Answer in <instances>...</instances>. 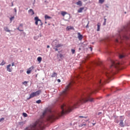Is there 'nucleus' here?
<instances>
[{
	"mask_svg": "<svg viewBox=\"0 0 130 130\" xmlns=\"http://www.w3.org/2000/svg\"><path fill=\"white\" fill-rule=\"evenodd\" d=\"M36 103H37L38 104H40V103H41V100H39L37 101Z\"/></svg>",
	"mask_w": 130,
	"mask_h": 130,
	"instance_id": "nucleus-32",
	"label": "nucleus"
},
{
	"mask_svg": "<svg viewBox=\"0 0 130 130\" xmlns=\"http://www.w3.org/2000/svg\"><path fill=\"white\" fill-rule=\"evenodd\" d=\"M45 24H47V22L46 21V22H45Z\"/></svg>",
	"mask_w": 130,
	"mask_h": 130,
	"instance_id": "nucleus-55",
	"label": "nucleus"
},
{
	"mask_svg": "<svg viewBox=\"0 0 130 130\" xmlns=\"http://www.w3.org/2000/svg\"><path fill=\"white\" fill-rule=\"evenodd\" d=\"M46 111H44L43 113L42 116L41 118L37 121L35 123L31 124L30 126L28 127L25 130H41L44 128V119L43 117L46 114Z\"/></svg>",
	"mask_w": 130,
	"mask_h": 130,
	"instance_id": "nucleus-2",
	"label": "nucleus"
},
{
	"mask_svg": "<svg viewBox=\"0 0 130 130\" xmlns=\"http://www.w3.org/2000/svg\"><path fill=\"white\" fill-rule=\"evenodd\" d=\"M35 96L36 95H35V93L34 92L31 93V94H30L29 97L28 98V100H29V99H31V98L35 97Z\"/></svg>",
	"mask_w": 130,
	"mask_h": 130,
	"instance_id": "nucleus-14",
	"label": "nucleus"
},
{
	"mask_svg": "<svg viewBox=\"0 0 130 130\" xmlns=\"http://www.w3.org/2000/svg\"><path fill=\"white\" fill-rule=\"evenodd\" d=\"M85 9V7H81L78 10V13H82L83 10Z\"/></svg>",
	"mask_w": 130,
	"mask_h": 130,
	"instance_id": "nucleus-15",
	"label": "nucleus"
},
{
	"mask_svg": "<svg viewBox=\"0 0 130 130\" xmlns=\"http://www.w3.org/2000/svg\"><path fill=\"white\" fill-rule=\"evenodd\" d=\"M95 124H96V123H92V125L94 126V125H95Z\"/></svg>",
	"mask_w": 130,
	"mask_h": 130,
	"instance_id": "nucleus-48",
	"label": "nucleus"
},
{
	"mask_svg": "<svg viewBox=\"0 0 130 130\" xmlns=\"http://www.w3.org/2000/svg\"><path fill=\"white\" fill-rule=\"evenodd\" d=\"M28 13L30 14V15H31V16H33V15L35 14L34 11H33L32 9H29Z\"/></svg>",
	"mask_w": 130,
	"mask_h": 130,
	"instance_id": "nucleus-16",
	"label": "nucleus"
},
{
	"mask_svg": "<svg viewBox=\"0 0 130 130\" xmlns=\"http://www.w3.org/2000/svg\"><path fill=\"white\" fill-rule=\"evenodd\" d=\"M86 27H88V24H87V25L86 26Z\"/></svg>",
	"mask_w": 130,
	"mask_h": 130,
	"instance_id": "nucleus-59",
	"label": "nucleus"
},
{
	"mask_svg": "<svg viewBox=\"0 0 130 130\" xmlns=\"http://www.w3.org/2000/svg\"><path fill=\"white\" fill-rule=\"evenodd\" d=\"M116 123H118L119 122V120H116Z\"/></svg>",
	"mask_w": 130,
	"mask_h": 130,
	"instance_id": "nucleus-45",
	"label": "nucleus"
},
{
	"mask_svg": "<svg viewBox=\"0 0 130 130\" xmlns=\"http://www.w3.org/2000/svg\"><path fill=\"white\" fill-rule=\"evenodd\" d=\"M104 21H105V22H106V18L104 19Z\"/></svg>",
	"mask_w": 130,
	"mask_h": 130,
	"instance_id": "nucleus-52",
	"label": "nucleus"
},
{
	"mask_svg": "<svg viewBox=\"0 0 130 130\" xmlns=\"http://www.w3.org/2000/svg\"><path fill=\"white\" fill-rule=\"evenodd\" d=\"M102 80H101V79H99L98 82V85L99 86H100L101 85H102V84L101 83Z\"/></svg>",
	"mask_w": 130,
	"mask_h": 130,
	"instance_id": "nucleus-26",
	"label": "nucleus"
},
{
	"mask_svg": "<svg viewBox=\"0 0 130 130\" xmlns=\"http://www.w3.org/2000/svg\"><path fill=\"white\" fill-rule=\"evenodd\" d=\"M73 27H72V26H68L67 27V28H66V30H67V31H70V30H72V29H73Z\"/></svg>",
	"mask_w": 130,
	"mask_h": 130,
	"instance_id": "nucleus-24",
	"label": "nucleus"
},
{
	"mask_svg": "<svg viewBox=\"0 0 130 130\" xmlns=\"http://www.w3.org/2000/svg\"><path fill=\"white\" fill-rule=\"evenodd\" d=\"M103 25L104 26H105V25H106V21H104V23H103Z\"/></svg>",
	"mask_w": 130,
	"mask_h": 130,
	"instance_id": "nucleus-42",
	"label": "nucleus"
},
{
	"mask_svg": "<svg viewBox=\"0 0 130 130\" xmlns=\"http://www.w3.org/2000/svg\"><path fill=\"white\" fill-rule=\"evenodd\" d=\"M45 20H48V19H51V17L47 15H46L45 16Z\"/></svg>",
	"mask_w": 130,
	"mask_h": 130,
	"instance_id": "nucleus-21",
	"label": "nucleus"
},
{
	"mask_svg": "<svg viewBox=\"0 0 130 130\" xmlns=\"http://www.w3.org/2000/svg\"><path fill=\"white\" fill-rule=\"evenodd\" d=\"M73 84H74V81L70 82L66 87L65 89L61 93L58 99V101H62L63 99L68 96V93L69 92L70 89H71V87H72Z\"/></svg>",
	"mask_w": 130,
	"mask_h": 130,
	"instance_id": "nucleus-4",
	"label": "nucleus"
},
{
	"mask_svg": "<svg viewBox=\"0 0 130 130\" xmlns=\"http://www.w3.org/2000/svg\"><path fill=\"white\" fill-rule=\"evenodd\" d=\"M11 64H9L6 67L7 72H9V73H11L12 72V69H11Z\"/></svg>",
	"mask_w": 130,
	"mask_h": 130,
	"instance_id": "nucleus-10",
	"label": "nucleus"
},
{
	"mask_svg": "<svg viewBox=\"0 0 130 130\" xmlns=\"http://www.w3.org/2000/svg\"><path fill=\"white\" fill-rule=\"evenodd\" d=\"M71 52L72 54H75V53L76 52V50L75 49H71Z\"/></svg>",
	"mask_w": 130,
	"mask_h": 130,
	"instance_id": "nucleus-29",
	"label": "nucleus"
},
{
	"mask_svg": "<svg viewBox=\"0 0 130 130\" xmlns=\"http://www.w3.org/2000/svg\"><path fill=\"white\" fill-rule=\"evenodd\" d=\"M68 14V12H66V11H61V15L63 16L64 17V16H66V15Z\"/></svg>",
	"mask_w": 130,
	"mask_h": 130,
	"instance_id": "nucleus-18",
	"label": "nucleus"
},
{
	"mask_svg": "<svg viewBox=\"0 0 130 130\" xmlns=\"http://www.w3.org/2000/svg\"><path fill=\"white\" fill-rule=\"evenodd\" d=\"M122 31H127V29H126V27H124Z\"/></svg>",
	"mask_w": 130,
	"mask_h": 130,
	"instance_id": "nucleus-35",
	"label": "nucleus"
},
{
	"mask_svg": "<svg viewBox=\"0 0 130 130\" xmlns=\"http://www.w3.org/2000/svg\"><path fill=\"white\" fill-rule=\"evenodd\" d=\"M76 5H77V6H79V7H82V1H79L76 3Z\"/></svg>",
	"mask_w": 130,
	"mask_h": 130,
	"instance_id": "nucleus-17",
	"label": "nucleus"
},
{
	"mask_svg": "<svg viewBox=\"0 0 130 130\" xmlns=\"http://www.w3.org/2000/svg\"><path fill=\"white\" fill-rule=\"evenodd\" d=\"M15 18V17L13 16L12 17L10 18V21L11 22H12V21H13V19Z\"/></svg>",
	"mask_w": 130,
	"mask_h": 130,
	"instance_id": "nucleus-36",
	"label": "nucleus"
},
{
	"mask_svg": "<svg viewBox=\"0 0 130 130\" xmlns=\"http://www.w3.org/2000/svg\"><path fill=\"white\" fill-rule=\"evenodd\" d=\"M22 115L24 116V117H27L28 116V115L26 113H23Z\"/></svg>",
	"mask_w": 130,
	"mask_h": 130,
	"instance_id": "nucleus-28",
	"label": "nucleus"
},
{
	"mask_svg": "<svg viewBox=\"0 0 130 130\" xmlns=\"http://www.w3.org/2000/svg\"><path fill=\"white\" fill-rule=\"evenodd\" d=\"M90 92H91V93H94L95 92V91L93 90H90Z\"/></svg>",
	"mask_w": 130,
	"mask_h": 130,
	"instance_id": "nucleus-39",
	"label": "nucleus"
},
{
	"mask_svg": "<svg viewBox=\"0 0 130 130\" xmlns=\"http://www.w3.org/2000/svg\"><path fill=\"white\" fill-rule=\"evenodd\" d=\"M89 48H90V49L91 51H92V47H89Z\"/></svg>",
	"mask_w": 130,
	"mask_h": 130,
	"instance_id": "nucleus-47",
	"label": "nucleus"
},
{
	"mask_svg": "<svg viewBox=\"0 0 130 130\" xmlns=\"http://www.w3.org/2000/svg\"><path fill=\"white\" fill-rule=\"evenodd\" d=\"M116 42H118V40L116 39Z\"/></svg>",
	"mask_w": 130,
	"mask_h": 130,
	"instance_id": "nucleus-51",
	"label": "nucleus"
},
{
	"mask_svg": "<svg viewBox=\"0 0 130 130\" xmlns=\"http://www.w3.org/2000/svg\"><path fill=\"white\" fill-rule=\"evenodd\" d=\"M14 6V3L12 2V7H13Z\"/></svg>",
	"mask_w": 130,
	"mask_h": 130,
	"instance_id": "nucleus-50",
	"label": "nucleus"
},
{
	"mask_svg": "<svg viewBox=\"0 0 130 130\" xmlns=\"http://www.w3.org/2000/svg\"><path fill=\"white\" fill-rule=\"evenodd\" d=\"M35 24L37 26H38V22H39V24L40 26H42L43 25V23H42V21L41 20L39 19V18L38 17H35Z\"/></svg>",
	"mask_w": 130,
	"mask_h": 130,
	"instance_id": "nucleus-6",
	"label": "nucleus"
},
{
	"mask_svg": "<svg viewBox=\"0 0 130 130\" xmlns=\"http://www.w3.org/2000/svg\"><path fill=\"white\" fill-rule=\"evenodd\" d=\"M88 101H89L90 102H94V99L90 97V94H88L85 98L79 99L74 104L73 107L69 105L63 104L61 106V109L62 110L61 115H63V114H67V113L71 112L73 109L78 108L81 104L86 103V102H88Z\"/></svg>",
	"mask_w": 130,
	"mask_h": 130,
	"instance_id": "nucleus-1",
	"label": "nucleus"
},
{
	"mask_svg": "<svg viewBox=\"0 0 130 130\" xmlns=\"http://www.w3.org/2000/svg\"><path fill=\"white\" fill-rule=\"evenodd\" d=\"M49 47H50V46H49V45H48V46H47V48H49Z\"/></svg>",
	"mask_w": 130,
	"mask_h": 130,
	"instance_id": "nucleus-49",
	"label": "nucleus"
},
{
	"mask_svg": "<svg viewBox=\"0 0 130 130\" xmlns=\"http://www.w3.org/2000/svg\"><path fill=\"white\" fill-rule=\"evenodd\" d=\"M4 64H6V62H5L4 60H3L1 63H0V66H4Z\"/></svg>",
	"mask_w": 130,
	"mask_h": 130,
	"instance_id": "nucleus-27",
	"label": "nucleus"
},
{
	"mask_svg": "<svg viewBox=\"0 0 130 130\" xmlns=\"http://www.w3.org/2000/svg\"><path fill=\"white\" fill-rule=\"evenodd\" d=\"M112 65L111 66V68L110 69H105V73L106 74V76L107 77L108 79H110V78L112 77V67L115 68V69H118L119 67H120V63L119 62L116 61H114L113 60L111 61Z\"/></svg>",
	"mask_w": 130,
	"mask_h": 130,
	"instance_id": "nucleus-3",
	"label": "nucleus"
},
{
	"mask_svg": "<svg viewBox=\"0 0 130 130\" xmlns=\"http://www.w3.org/2000/svg\"><path fill=\"white\" fill-rule=\"evenodd\" d=\"M41 90H39L36 92H34L35 94L36 95V96H38L39 95H40V94H41Z\"/></svg>",
	"mask_w": 130,
	"mask_h": 130,
	"instance_id": "nucleus-12",
	"label": "nucleus"
},
{
	"mask_svg": "<svg viewBox=\"0 0 130 130\" xmlns=\"http://www.w3.org/2000/svg\"><path fill=\"white\" fill-rule=\"evenodd\" d=\"M105 0H99V3L100 4H103Z\"/></svg>",
	"mask_w": 130,
	"mask_h": 130,
	"instance_id": "nucleus-33",
	"label": "nucleus"
},
{
	"mask_svg": "<svg viewBox=\"0 0 130 130\" xmlns=\"http://www.w3.org/2000/svg\"><path fill=\"white\" fill-rule=\"evenodd\" d=\"M79 117L80 118H87V117H84L83 116H80Z\"/></svg>",
	"mask_w": 130,
	"mask_h": 130,
	"instance_id": "nucleus-37",
	"label": "nucleus"
},
{
	"mask_svg": "<svg viewBox=\"0 0 130 130\" xmlns=\"http://www.w3.org/2000/svg\"><path fill=\"white\" fill-rule=\"evenodd\" d=\"M15 12H17V10H15Z\"/></svg>",
	"mask_w": 130,
	"mask_h": 130,
	"instance_id": "nucleus-58",
	"label": "nucleus"
},
{
	"mask_svg": "<svg viewBox=\"0 0 130 130\" xmlns=\"http://www.w3.org/2000/svg\"><path fill=\"white\" fill-rule=\"evenodd\" d=\"M3 120H5V118H2L0 119V122H2V121H3Z\"/></svg>",
	"mask_w": 130,
	"mask_h": 130,
	"instance_id": "nucleus-38",
	"label": "nucleus"
},
{
	"mask_svg": "<svg viewBox=\"0 0 130 130\" xmlns=\"http://www.w3.org/2000/svg\"><path fill=\"white\" fill-rule=\"evenodd\" d=\"M34 70V67L31 66L29 69H27V71H26V73L27 74H31V72H32V70Z\"/></svg>",
	"mask_w": 130,
	"mask_h": 130,
	"instance_id": "nucleus-8",
	"label": "nucleus"
},
{
	"mask_svg": "<svg viewBox=\"0 0 130 130\" xmlns=\"http://www.w3.org/2000/svg\"><path fill=\"white\" fill-rule=\"evenodd\" d=\"M78 38L79 40L81 41L82 39H83V35H81V33L78 32Z\"/></svg>",
	"mask_w": 130,
	"mask_h": 130,
	"instance_id": "nucleus-11",
	"label": "nucleus"
},
{
	"mask_svg": "<svg viewBox=\"0 0 130 130\" xmlns=\"http://www.w3.org/2000/svg\"><path fill=\"white\" fill-rule=\"evenodd\" d=\"M14 66H15V63L14 62H12V67H14Z\"/></svg>",
	"mask_w": 130,
	"mask_h": 130,
	"instance_id": "nucleus-41",
	"label": "nucleus"
},
{
	"mask_svg": "<svg viewBox=\"0 0 130 130\" xmlns=\"http://www.w3.org/2000/svg\"><path fill=\"white\" fill-rule=\"evenodd\" d=\"M23 85H24V86H27V84H28V82L24 81L22 83Z\"/></svg>",
	"mask_w": 130,
	"mask_h": 130,
	"instance_id": "nucleus-30",
	"label": "nucleus"
},
{
	"mask_svg": "<svg viewBox=\"0 0 130 130\" xmlns=\"http://www.w3.org/2000/svg\"><path fill=\"white\" fill-rule=\"evenodd\" d=\"M54 49H55V51H57L58 50V49L57 48H54Z\"/></svg>",
	"mask_w": 130,
	"mask_h": 130,
	"instance_id": "nucleus-43",
	"label": "nucleus"
},
{
	"mask_svg": "<svg viewBox=\"0 0 130 130\" xmlns=\"http://www.w3.org/2000/svg\"><path fill=\"white\" fill-rule=\"evenodd\" d=\"M28 50H30V48H28Z\"/></svg>",
	"mask_w": 130,
	"mask_h": 130,
	"instance_id": "nucleus-56",
	"label": "nucleus"
},
{
	"mask_svg": "<svg viewBox=\"0 0 130 130\" xmlns=\"http://www.w3.org/2000/svg\"><path fill=\"white\" fill-rule=\"evenodd\" d=\"M123 120H124V118H122V116H120L119 125L121 127H124V124L123 123Z\"/></svg>",
	"mask_w": 130,
	"mask_h": 130,
	"instance_id": "nucleus-7",
	"label": "nucleus"
},
{
	"mask_svg": "<svg viewBox=\"0 0 130 130\" xmlns=\"http://www.w3.org/2000/svg\"><path fill=\"white\" fill-rule=\"evenodd\" d=\"M37 60L38 61L40 62H41V61L42 60V57H38L37 58Z\"/></svg>",
	"mask_w": 130,
	"mask_h": 130,
	"instance_id": "nucleus-25",
	"label": "nucleus"
},
{
	"mask_svg": "<svg viewBox=\"0 0 130 130\" xmlns=\"http://www.w3.org/2000/svg\"><path fill=\"white\" fill-rule=\"evenodd\" d=\"M59 56L60 58H63L64 57L63 55H62V54H59Z\"/></svg>",
	"mask_w": 130,
	"mask_h": 130,
	"instance_id": "nucleus-31",
	"label": "nucleus"
},
{
	"mask_svg": "<svg viewBox=\"0 0 130 130\" xmlns=\"http://www.w3.org/2000/svg\"><path fill=\"white\" fill-rule=\"evenodd\" d=\"M85 121H86V122H87V121H89V119H85Z\"/></svg>",
	"mask_w": 130,
	"mask_h": 130,
	"instance_id": "nucleus-46",
	"label": "nucleus"
},
{
	"mask_svg": "<svg viewBox=\"0 0 130 130\" xmlns=\"http://www.w3.org/2000/svg\"><path fill=\"white\" fill-rule=\"evenodd\" d=\"M57 82H58V83H60V79H57Z\"/></svg>",
	"mask_w": 130,
	"mask_h": 130,
	"instance_id": "nucleus-44",
	"label": "nucleus"
},
{
	"mask_svg": "<svg viewBox=\"0 0 130 130\" xmlns=\"http://www.w3.org/2000/svg\"><path fill=\"white\" fill-rule=\"evenodd\" d=\"M58 115H59V114L56 112H50L47 118V120H54V119L57 118Z\"/></svg>",
	"mask_w": 130,
	"mask_h": 130,
	"instance_id": "nucleus-5",
	"label": "nucleus"
},
{
	"mask_svg": "<svg viewBox=\"0 0 130 130\" xmlns=\"http://www.w3.org/2000/svg\"><path fill=\"white\" fill-rule=\"evenodd\" d=\"M79 50H81V48H79Z\"/></svg>",
	"mask_w": 130,
	"mask_h": 130,
	"instance_id": "nucleus-57",
	"label": "nucleus"
},
{
	"mask_svg": "<svg viewBox=\"0 0 130 130\" xmlns=\"http://www.w3.org/2000/svg\"><path fill=\"white\" fill-rule=\"evenodd\" d=\"M57 76V74L56 73L53 72L52 75H51L52 78H54Z\"/></svg>",
	"mask_w": 130,
	"mask_h": 130,
	"instance_id": "nucleus-22",
	"label": "nucleus"
},
{
	"mask_svg": "<svg viewBox=\"0 0 130 130\" xmlns=\"http://www.w3.org/2000/svg\"><path fill=\"white\" fill-rule=\"evenodd\" d=\"M125 38H126V39H128V38H127V37H125Z\"/></svg>",
	"mask_w": 130,
	"mask_h": 130,
	"instance_id": "nucleus-53",
	"label": "nucleus"
},
{
	"mask_svg": "<svg viewBox=\"0 0 130 130\" xmlns=\"http://www.w3.org/2000/svg\"><path fill=\"white\" fill-rule=\"evenodd\" d=\"M119 58H123V57H124V56L123 55H119Z\"/></svg>",
	"mask_w": 130,
	"mask_h": 130,
	"instance_id": "nucleus-34",
	"label": "nucleus"
},
{
	"mask_svg": "<svg viewBox=\"0 0 130 130\" xmlns=\"http://www.w3.org/2000/svg\"><path fill=\"white\" fill-rule=\"evenodd\" d=\"M102 114V112H99L98 114V115H100V114Z\"/></svg>",
	"mask_w": 130,
	"mask_h": 130,
	"instance_id": "nucleus-40",
	"label": "nucleus"
},
{
	"mask_svg": "<svg viewBox=\"0 0 130 130\" xmlns=\"http://www.w3.org/2000/svg\"><path fill=\"white\" fill-rule=\"evenodd\" d=\"M62 46V44H58L57 45H55V47L56 48H59V47H61Z\"/></svg>",
	"mask_w": 130,
	"mask_h": 130,
	"instance_id": "nucleus-20",
	"label": "nucleus"
},
{
	"mask_svg": "<svg viewBox=\"0 0 130 130\" xmlns=\"http://www.w3.org/2000/svg\"><path fill=\"white\" fill-rule=\"evenodd\" d=\"M4 30L6 32H11V30L9 29V28L8 27H4Z\"/></svg>",
	"mask_w": 130,
	"mask_h": 130,
	"instance_id": "nucleus-23",
	"label": "nucleus"
},
{
	"mask_svg": "<svg viewBox=\"0 0 130 130\" xmlns=\"http://www.w3.org/2000/svg\"><path fill=\"white\" fill-rule=\"evenodd\" d=\"M21 28L23 29V23L20 24L19 27L17 28V30H18V31H20V32H23V30L21 29Z\"/></svg>",
	"mask_w": 130,
	"mask_h": 130,
	"instance_id": "nucleus-9",
	"label": "nucleus"
},
{
	"mask_svg": "<svg viewBox=\"0 0 130 130\" xmlns=\"http://www.w3.org/2000/svg\"><path fill=\"white\" fill-rule=\"evenodd\" d=\"M119 38H121V36L119 35Z\"/></svg>",
	"mask_w": 130,
	"mask_h": 130,
	"instance_id": "nucleus-54",
	"label": "nucleus"
},
{
	"mask_svg": "<svg viewBox=\"0 0 130 130\" xmlns=\"http://www.w3.org/2000/svg\"><path fill=\"white\" fill-rule=\"evenodd\" d=\"M87 125V123L86 122H83L82 123H80L79 125V127H83V126H86Z\"/></svg>",
	"mask_w": 130,
	"mask_h": 130,
	"instance_id": "nucleus-13",
	"label": "nucleus"
},
{
	"mask_svg": "<svg viewBox=\"0 0 130 130\" xmlns=\"http://www.w3.org/2000/svg\"><path fill=\"white\" fill-rule=\"evenodd\" d=\"M97 26H98L97 31H100V27L101 26V23H98L97 24Z\"/></svg>",
	"mask_w": 130,
	"mask_h": 130,
	"instance_id": "nucleus-19",
	"label": "nucleus"
}]
</instances>
